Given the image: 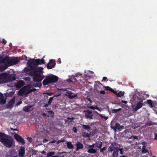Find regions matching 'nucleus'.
I'll return each mask as SVG.
<instances>
[{"mask_svg": "<svg viewBox=\"0 0 157 157\" xmlns=\"http://www.w3.org/2000/svg\"><path fill=\"white\" fill-rule=\"evenodd\" d=\"M0 141L8 148L14 146L15 142L13 138L4 133H0Z\"/></svg>", "mask_w": 157, "mask_h": 157, "instance_id": "nucleus-1", "label": "nucleus"}, {"mask_svg": "<svg viewBox=\"0 0 157 157\" xmlns=\"http://www.w3.org/2000/svg\"><path fill=\"white\" fill-rule=\"evenodd\" d=\"M45 78L43 81L42 84L43 85L45 86L49 84H53L57 82L59 78L51 74L50 75L45 76Z\"/></svg>", "mask_w": 157, "mask_h": 157, "instance_id": "nucleus-2", "label": "nucleus"}, {"mask_svg": "<svg viewBox=\"0 0 157 157\" xmlns=\"http://www.w3.org/2000/svg\"><path fill=\"white\" fill-rule=\"evenodd\" d=\"M44 56L41 59H30L28 61L27 64L30 67H32L33 65L37 66L39 65L44 64L45 63L44 59Z\"/></svg>", "mask_w": 157, "mask_h": 157, "instance_id": "nucleus-3", "label": "nucleus"}, {"mask_svg": "<svg viewBox=\"0 0 157 157\" xmlns=\"http://www.w3.org/2000/svg\"><path fill=\"white\" fill-rule=\"evenodd\" d=\"M45 77L43 75L36 74L34 77H33V81L36 83H41Z\"/></svg>", "mask_w": 157, "mask_h": 157, "instance_id": "nucleus-4", "label": "nucleus"}, {"mask_svg": "<svg viewBox=\"0 0 157 157\" xmlns=\"http://www.w3.org/2000/svg\"><path fill=\"white\" fill-rule=\"evenodd\" d=\"M29 94V90L27 88L24 86L21 88L18 91V95L21 96H24L25 95H28Z\"/></svg>", "mask_w": 157, "mask_h": 157, "instance_id": "nucleus-5", "label": "nucleus"}, {"mask_svg": "<svg viewBox=\"0 0 157 157\" xmlns=\"http://www.w3.org/2000/svg\"><path fill=\"white\" fill-rule=\"evenodd\" d=\"M19 61V60L17 57H13L11 58L10 57L8 64L10 66H13L17 64Z\"/></svg>", "mask_w": 157, "mask_h": 157, "instance_id": "nucleus-6", "label": "nucleus"}, {"mask_svg": "<svg viewBox=\"0 0 157 157\" xmlns=\"http://www.w3.org/2000/svg\"><path fill=\"white\" fill-rule=\"evenodd\" d=\"M14 136V139L17 141L21 143L22 145H24L25 144V141L24 139L18 134L15 133Z\"/></svg>", "mask_w": 157, "mask_h": 157, "instance_id": "nucleus-7", "label": "nucleus"}, {"mask_svg": "<svg viewBox=\"0 0 157 157\" xmlns=\"http://www.w3.org/2000/svg\"><path fill=\"white\" fill-rule=\"evenodd\" d=\"M56 64V61L54 59H51L47 65V67L48 69H50L55 67Z\"/></svg>", "mask_w": 157, "mask_h": 157, "instance_id": "nucleus-8", "label": "nucleus"}, {"mask_svg": "<svg viewBox=\"0 0 157 157\" xmlns=\"http://www.w3.org/2000/svg\"><path fill=\"white\" fill-rule=\"evenodd\" d=\"M25 84V82L24 81L21 80L14 84L17 89L18 90L19 89L22 87Z\"/></svg>", "mask_w": 157, "mask_h": 157, "instance_id": "nucleus-9", "label": "nucleus"}, {"mask_svg": "<svg viewBox=\"0 0 157 157\" xmlns=\"http://www.w3.org/2000/svg\"><path fill=\"white\" fill-rule=\"evenodd\" d=\"M10 58V57L8 55H6L3 58L0 57V63H8Z\"/></svg>", "mask_w": 157, "mask_h": 157, "instance_id": "nucleus-10", "label": "nucleus"}, {"mask_svg": "<svg viewBox=\"0 0 157 157\" xmlns=\"http://www.w3.org/2000/svg\"><path fill=\"white\" fill-rule=\"evenodd\" d=\"M25 149L24 147L21 146L18 151V156L19 157H23L25 155Z\"/></svg>", "mask_w": 157, "mask_h": 157, "instance_id": "nucleus-11", "label": "nucleus"}, {"mask_svg": "<svg viewBox=\"0 0 157 157\" xmlns=\"http://www.w3.org/2000/svg\"><path fill=\"white\" fill-rule=\"evenodd\" d=\"M93 114L92 112L89 111H85V116L87 119H93Z\"/></svg>", "mask_w": 157, "mask_h": 157, "instance_id": "nucleus-12", "label": "nucleus"}, {"mask_svg": "<svg viewBox=\"0 0 157 157\" xmlns=\"http://www.w3.org/2000/svg\"><path fill=\"white\" fill-rule=\"evenodd\" d=\"M122 127L123 126H121L118 123H116L114 126L111 127V128L113 129L115 132H116L117 129L119 130L120 129L122 128Z\"/></svg>", "mask_w": 157, "mask_h": 157, "instance_id": "nucleus-13", "label": "nucleus"}, {"mask_svg": "<svg viewBox=\"0 0 157 157\" xmlns=\"http://www.w3.org/2000/svg\"><path fill=\"white\" fill-rule=\"evenodd\" d=\"M10 155L12 157H16L17 156V153L14 149H12L10 150Z\"/></svg>", "mask_w": 157, "mask_h": 157, "instance_id": "nucleus-14", "label": "nucleus"}, {"mask_svg": "<svg viewBox=\"0 0 157 157\" xmlns=\"http://www.w3.org/2000/svg\"><path fill=\"white\" fill-rule=\"evenodd\" d=\"M43 68L42 67H38L36 69L35 71L36 72V74H40L43 75L44 72L43 71Z\"/></svg>", "mask_w": 157, "mask_h": 157, "instance_id": "nucleus-15", "label": "nucleus"}, {"mask_svg": "<svg viewBox=\"0 0 157 157\" xmlns=\"http://www.w3.org/2000/svg\"><path fill=\"white\" fill-rule=\"evenodd\" d=\"M81 127H82V129L87 130L88 132H89L91 129V127L88 125L81 124Z\"/></svg>", "mask_w": 157, "mask_h": 157, "instance_id": "nucleus-16", "label": "nucleus"}, {"mask_svg": "<svg viewBox=\"0 0 157 157\" xmlns=\"http://www.w3.org/2000/svg\"><path fill=\"white\" fill-rule=\"evenodd\" d=\"M33 106L29 105L27 106H25L23 109V110L26 112L31 111L33 110V108H32Z\"/></svg>", "mask_w": 157, "mask_h": 157, "instance_id": "nucleus-17", "label": "nucleus"}, {"mask_svg": "<svg viewBox=\"0 0 157 157\" xmlns=\"http://www.w3.org/2000/svg\"><path fill=\"white\" fill-rule=\"evenodd\" d=\"M111 144L112 145V146L113 147H115V149H117V147H119V148H121V147H122L121 146V145L118 144L115 142H113L111 143Z\"/></svg>", "mask_w": 157, "mask_h": 157, "instance_id": "nucleus-18", "label": "nucleus"}, {"mask_svg": "<svg viewBox=\"0 0 157 157\" xmlns=\"http://www.w3.org/2000/svg\"><path fill=\"white\" fill-rule=\"evenodd\" d=\"M47 112V117H51L52 118H53L54 117L55 113L53 111L50 110H48Z\"/></svg>", "mask_w": 157, "mask_h": 157, "instance_id": "nucleus-19", "label": "nucleus"}, {"mask_svg": "<svg viewBox=\"0 0 157 157\" xmlns=\"http://www.w3.org/2000/svg\"><path fill=\"white\" fill-rule=\"evenodd\" d=\"M5 78L4 73L0 75V83H3L5 82Z\"/></svg>", "mask_w": 157, "mask_h": 157, "instance_id": "nucleus-20", "label": "nucleus"}, {"mask_svg": "<svg viewBox=\"0 0 157 157\" xmlns=\"http://www.w3.org/2000/svg\"><path fill=\"white\" fill-rule=\"evenodd\" d=\"M118 151L117 149H115L114 150L112 154V157H118Z\"/></svg>", "mask_w": 157, "mask_h": 157, "instance_id": "nucleus-21", "label": "nucleus"}, {"mask_svg": "<svg viewBox=\"0 0 157 157\" xmlns=\"http://www.w3.org/2000/svg\"><path fill=\"white\" fill-rule=\"evenodd\" d=\"M105 88V90H109L110 92H111L114 93H117V91H114L112 88L110 87L109 86H103Z\"/></svg>", "mask_w": 157, "mask_h": 157, "instance_id": "nucleus-22", "label": "nucleus"}, {"mask_svg": "<svg viewBox=\"0 0 157 157\" xmlns=\"http://www.w3.org/2000/svg\"><path fill=\"white\" fill-rule=\"evenodd\" d=\"M95 146L99 148H101L102 147V142L101 141H97L95 143Z\"/></svg>", "mask_w": 157, "mask_h": 157, "instance_id": "nucleus-23", "label": "nucleus"}, {"mask_svg": "<svg viewBox=\"0 0 157 157\" xmlns=\"http://www.w3.org/2000/svg\"><path fill=\"white\" fill-rule=\"evenodd\" d=\"M15 100L14 98L11 100L8 103V106L10 107H11L14 104Z\"/></svg>", "mask_w": 157, "mask_h": 157, "instance_id": "nucleus-24", "label": "nucleus"}, {"mask_svg": "<svg viewBox=\"0 0 157 157\" xmlns=\"http://www.w3.org/2000/svg\"><path fill=\"white\" fill-rule=\"evenodd\" d=\"M124 92H122L121 91H120L118 93H115L116 95L118 97H121L122 96H123L124 95Z\"/></svg>", "mask_w": 157, "mask_h": 157, "instance_id": "nucleus-25", "label": "nucleus"}, {"mask_svg": "<svg viewBox=\"0 0 157 157\" xmlns=\"http://www.w3.org/2000/svg\"><path fill=\"white\" fill-rule=\"evenodd\" d=\"M87 151L88 153L90 154H94L96 152V151L93 148L89 149Z\"/></svg>", "mask_w": 157, "mask_h": 157, "instance_id": "nucleus-26", "label": "nucleus"}, {"mask_svg": "<svg viewBox=\"0 0 157 157\" xmlns=\"http://www.w3.org/2000/svg\"><path fill=\"white\" fill-rule=\"evenodd\" d=\"M156 124L155 123L153 122L152 121H149L148 122H146L145 124V125L146 126H150Z\"/></svg>", "mask_w": 157, "mask_h": 157, "instance_id": "nucleus-27", "label": "nucleus"}, {"mask_svg": "<svg viewBox=\"0 0 157 157\" xmlns=\"http://www.w3.org/2000/svg\"><path fill=\"white\" fill-rule=\"evenodd\" d=\"M115 147H113L112 146V145L111 144L110 146L108 148V152H111L113 151L114 150H115Z\"/></svg>", "mask_w": 157, "mask_h": 157, "instance_id": "nucleus-28", "label": "nucleus"}, {"mask_svg": "<svg viewBox=\"0 0 157 157\" xmlns=\"http://www.w3.org/2000/svg\"><path fill=\"white\" fill-rule=\"evenodd\" d=\"M74 119V118L72 117L71 118L68 117L67 118V120L65 121V122L66 123L69 124Z\"/></svg>", "mask_w": 157, "mask_h": 157, "instance_id": "nucleus-29", "label": "nucleus"}, {"mask_svg": "<svg viewBox=\"0 0 157 157\" xmlns=\"http://www.w3.org/2000/svg\"><path fill=\"white\" fill-rule=\"evenodd\" d=\"M67 146L69 149H72L74 147L73 146L70 142H68L67 143Z\"/></svg>", "mask_w": 157, "mask_h": 157, "instance_id": "nucleus-30", "label": "nucleus"}, {"mask_svg": "<svg viewBox=\"0 0 157 157\" xmlns=\"http://www.w3.org/2000/svg\"><path fill=\"white\" fill-rule=\"evenodd\" d=\"M147 103L149 105L150 107L152 108L153 107V105L152 101L151 100H147Z\"/></svg>", "mask_w": 157, "mask_h": 157, "instance_id": "nucleus-31", "label": "nucleus"}, {"mask_svg": "<svg viewBox=\"0 0 157 157\" xmlns=\"http://www.w3.org/2000/svg\"><path fill=\"white\" fill-rule=\"evenodd\" d=\"M148 152L146 148V146L144 145L142 147V153L143 154L145 153Z\"/></svg>", "mask_w": 157, "mask_h": 157, "instance_id": "nucleus-32", "label": "nucleus"}, {"mask_svg": "<svg viewBox=\"0 0 157 157\" xmlns=\"http://www.w3.org/2000/svg\"><path fill=\"white\" fill-rule=\"evenodd\" d=\"M36 74V72L35 71H32L29 72V75L30 76H32L34 77L35 75Z\"/></svg>", "mask_w": 157, "mask_h": 157, "instance_id": "nucleus-33", "label": "nucleus"}, {"mask_svg": "<svg viewBox=\"0 0 157 157\" xmlns=\"http://www.w3.org/2000/svg\"><path fill=\"white\" fill-rule=\"evenodd\" d=\"M98 131V130L96 129H94L90 133V136H93Z\"/></svg>", "mask_w": 157, "mask_h": 157, "instance_id": "nucleus-34", "label": "nucleus"}, {"mask_svg": "<svg viewBox=\"0 0 157 157\" xmlns=\"http://www.w3.org/2000/svg\"><path fill=\"white\" fill-rule=\"evenodd\" d=\"M82 135L83 137H89L90 136V134H89L88 133L85 132L82 133Z\"/></svg>", "mask_w": 157, "mask_h": 157, "instance_id": "nucleus-35", "label": "nucleus"}, {"mask_svg": "<svg viewBox=\"0 0 157 157\" xmlns=\"http://www.w3.org/2000/svg\"><path fill=\"white\" fill-rule=\"evenodd\" d=\"M55 153L53 152H49L47 154V157H53V156L54 155Z\"/></svg>", "mask_w": 157, "mask_h": 157, "instance_id": "nucleus-36", "label": "nucleus"}, {"mask_svg": "<svg viewBox=\"0 0 157 157\" xmlns=\"http://www.w3.org/2000/svg\"><path fill=\"white\" fill-rule=\"evenodd\" d=\"M121 108H119L118 109H113L112 110V113H116L119 111H121Z\"/></svg>", "mask_w": 157, "mask_h": 157, "instance_id": "nucleus-37", "label": "nucleus"}, {"mask_svg": "<svg viewBox=\"0 0 157 157\" xmlns=\"http://www.w3.org/2000/svg\"><path fill=\"white\" fill-rule=\"evenodd\" d=\"M42 86V84L41 83H35V84H34L33 85V87H40L41 86Z\"/></svg>", "mask_w": 157, "mask_h": 157, "instance_id": "nucleus-38", "label": "nucleus"}, {"mask_svg": "<svg viewBox=\"0 0 157 157\" xmlns=\"http://www.w3.org/2000/svg\"><path fill=\"white\" fill-rule=\"evenodd\" d=\"M143 103L141 102H138L136 105V106L138 107V109H140L143 106Z\"/></svg>", "mask_w": 157, "mask_h": 157, "instance_id": "nucleus-39", "label": "nucleus"}, {"mask_svg": "<svg viewBox=\"0 0 157 157\" xmlns=\"http://www.w3.org/2000/svg\"><path fill=\"white\" fill-rule=\"evenodd\" d=\"M30 67V68L25 67L24 69V71L25 72H28L29 71H31L32 69V67Z\"/></svg>", "mask_w": 157, "mask_h": 157, "instance_id": "nucleus-40", "label": "nucleus"}, {"mask_svg": "<svg viewBox=\"0 0 157 157\" xmlns=\"http://www.w3.org/2000/svg\"><path fill=\"white\" fill-rule=\"evenodd\" d=\"M9 64H7V63H6L4 65L2 66V67L4 70L6 69L8 67L10 66Z\"/></svg>", "mask_w": 157, "mask_h": 157, "instance_id": "nucleus-41", "label": "nucleus"}, {"mask_svg": "<svg viewBox=\"0 0 157 157\" xmlns=\"http://www.w3.org/2000/svg\"><path fill=\"white\" fill-rule=\"evenodd\" d=\"M56 96H54L53 97H51L49 98V100L48 102L49 105H51V103L52 102V100H53L54 97H56Z\"/></svg>", "mask_w": 157, "mask_h": 157, "instance_id": "nucleus-42", "label": "nucleus"}, {"mask_svg": "<svg viewBox=\"0 0 157 157\" xmlns=\"http://www.w3.org/2000/svg\"><path fill=\"white\" fill-rule=\"evenodd\" d=\"M117 149L118 150V151H120V153L122 155L124 153V152L123 151V149L122 148H119V147H117Z\"/></svg>", "mask_w": 157, "mask_h": 157, "instance_id": "nucleus-43", "label": "nucleus"}, {"mask_svg": "<svg viewBox=\"0 0 157 157\" xmlns=\"http://www.w3.org/2000/svg\"><path fill=\"white\" fill-rule=\"evenodd\" d=\"M6 102V100L4 99H2L0 100V103L1 104H4Z\"/></svg>", "mask_w": 157, "mask_h": 157, "instance_id": "nucleus-44", "label": "nucleus"}, {"mask_svg": "<svg viewBox=\"0 0 157 157\" xmlns=\"http://www.w3.org/2000/svg\"><path fill=\"white\" fill-rule=\"evenodd\" d=\"M29 90V93H31L32 92H35L36 90V89L34 88H32L31 89H30Z\"/></svg>", "mask_w": 157, "mask_h": 157, "instance_id": "nucleus-45", "label": "nucleus"}, {"mask_svg": "<svg viewBox=\"0 0 157 157\" xmlns=\"http://www.w3.org/2000/svg\"><path fill=\"white\" fill-rule=\"evenodd\" d=\"M27 139L31 143L33 142V140L31 137H28L27 138Z\"/></svg>", "mask_w": 157, "mask_h": 157, "instance_id": "nucleus-46", "label": "nucleus"}, {"mask_svg": "<svg viewBox=\"0 0 157 157\" xmlns=\"http://www.w3.org/2000/svg\"><path fill=\"white\" fill-rule=\"evenodd\" d=\"M106 147H103V148L100 149V151L102 153L106 149Z\"/></svg>", "mask_w": 157, "mask_h": 157, "instance_id": "nucleus-47", "label": "nucleus"}, {"mask_svg": "<svg viewBox=\"0 0 157 157\" xmlns=\"http://www.w3.org/2000/svg\"><path fill=\"white\" fill-rule=\"evenodd\" d=\"M95 145V144H92L91 145H89L88 146V147L93 148L94 147Z\"/></svg>", "mask_w": 157, "mask_h": 157, "instance_id": "nucleus-48", "label": "nucleus"}, {"mask_svg": "<svg viewBox=\"0 0 157 157\" xmlns=\"http://www.w3.org/2000/svg\"><path fill=\"white\" fill-rule=\"evenodd\" d=\"M2 44L5 45L6 43L7 42V41L6 40L4 39H2Z\"/></svg>", "mask_w": 157, "mask_h": 157, "instance_id": "nucleus-49", "label": "nucleus"}, {"mask_svg": "<svg viewBox=\"0 0 157 157\" xmlns=\"http://www.w3.org/2000/svg\"><path fill=\"white\" fill-rule=\"evenodd\" d=\"M73 131L74 132H77V129L76 128V127H74L73 128Z\"/></svg>", "mask_w": 157, "mask_h": 157, "instance_id": "nucleus-50", "label": "nucleus"}, {"mask_svg": "<svg viewBox=\"0 0 157 157\" xmlns=\"http://www.w3.org/2000/svg\"><path fill=\"white\" fill-rule=\"evenodd\" d=\"M83 147V145L82 144H81L79 142V149H82Z\"/></svg>", "mask_w": 157, "mask_h": 157, "instance_id": "nucleus-51", "label": "nucleus"}, {"mask_svg": "<svg viewBox=\"0 0 157 157\" xmlns=\"http://www.w3.org/2000/svg\"><path fill=\"white\" fill-rule=\"evenodd\" d=\"M100 93L101 94H105V92L104 90H101L100 91Z\"/></svg>", "mask_w": 157, "mask_h": 157, "instance_id": "nucleus-52", "label": "nucleus"}, {"mask_svg": "<svg viewBox=\"0 0 157 157\" xmlns=\"http://www.w3.org/2000/svg\"><path fill=\"white\" fill-rule=\"evenodd\" d=\"M83 77L81 76L83 78H84L85 79L87 78L88 77H89L88 75H83Z\"/></svg>", "mask_w": 157, "mask_h": 157, "instance_id": "nucleus-53", "label": "nucleus"}, {"mask_svg": "<svg viewBox=\"0 0 157 157\" xmlns=\"http://www.w3.org/2000/svg\"><path fill=\"white\" fill-rule=\"evenodd\" d=\"M11 79H10V80L12 81H14V80H15V79H16V78L14 76H11Z\"/></svg>", "mask_w": 157, "mask_h": 157, "instance_id": "nucleus-54", "label": "nucleus"}, {"mask_svg": "<svg viewBox=\"0 0 157 157\" xmlns=\"http://www.w3.org/2000/svg\"><path fill=\"white\" fill-rule=\"evenodd\" d=\"M61 142H64L65 141V139L64 138H61L60 140H59Z\"/></svg>", "mask_w": 157, "mask_h": 157, "instance_id": "nucleus-55", "label": "nucleus"}, {"mask_svg": "<svg viewBox=\"0 0 157 157\" xmlns=\"http://www.w3.org/2000/svg\"><path fill=\"white\" fill-rule=\"evenodd\" d=\"M49 105L48 103V104H45L43 106V107L47 108L48 107L49 105Z\"/></svg>", "mask_w": 157, "mask_h": 157, "instance_id": "nucleus-56", "label": "nucleus"}, {"mask_svg": "<svg viewBox=\"0 0 157 157\" xmlns=\"http://www.w3.org/2000/svg\"><path fill=\"white\" fill-rule=\"evenodd\" d=\"M92 109H96L98 110H99V108L97 106H96L94 107V108H92Z\"/></svg>", "mask_w": 157, "mask_h": 157, "instance_id": "nucleus-57", "label": "nucleus"}, {"mask_svg": "<svg viewBox=\"0 0 157 157\" xmlns=\"http://www.w3.org/2000/svg\"><path fill=\"white\" fill-rule=\"evenodd\" d=\"M76 144L77 147L76 151H78V142H77Z\"/></svg>", "mask_w": 157, "mask_h": 157, "instance_id": "nucleus-58", "label": "nucleus"}, {"mask_svg": "<svg viewBox=\"0 0 157 157\" xmlns=\"http://www.w3.org/2000/svg\"><path fill=\"white\" fill-rule=\"evenodd\" d=\"M132 137L134 139H136V140H138V137L137 136H132Z\"/></svg>", "mask_w": 157, "mask_h": 157, "instance_id": "nucleus-59", "label": "nucleus"}, {"mask_svg": "<svg viewBox=\"0 0 157 157\" xmlns=\"http://www.w3.org/2000/svg\"><path fill=\"white\" fill-rule=\"evenodd\" d=\"M86 99L87 100H88L90 102V103H92V101L91 100V99H90V98H88L87 97L86 98Z\"/></svg>", "mask_w": 157, "mask_h": 157, "instance_id": "nucleus-60", "label": "nucleus"}, {"mask_svg": "<svg viewBox=\"0 0 157 157\" xmlns=\"http://www.w3.org/2000/svg\"><path fill=\"white\" fill-rule=\"evenodd\" d=\"M42 115L44 117H46V116H47V113H42Z\"/></svg>", "mask_w": 157, "mask_h": 157, "instance_id": "nucleus-61", "label": "nucleus"}, {"mask_svg": "<svg viewBox=\"0 0 157 157\" xmlns=\"http://www.w3.org/2000/svg\"><path fill=\"white\" fill-rule=\"evenodd\" d=\"M107 79V77H104L103 78V79H102V81H105Z\"/></svg>", "mask_w": 157, "mask_h": 157, "instance_id": "nucleus-62", "label": "nucleus"}, {"mask_svg": "<svg viewBox=\"0 0 157 157\" xmlns=\"http://www.w3.org/2000/svg\"><path fill=\"white\" fill-rule=\"evenodd\" d=\"M48 141V140L47 139H43V143H46V142H47Z\"/></svg>", "mask_w": 157, "mask_h": 157, "instance_id": "nucleus-63", "label": "nucleus"}, {"mask_svg": "<svg viewBox=\"0 0 157 157\" xmlns=\"http://www.w3.org/2000/svg\"><path fill=\"white\" fill-rule=\"evenodd\" d=\"M155 139L157 140V134L156 133H155Z\"/></svg>", "mask_w": 157, "mask_h": 157, "instance_id": "nucleus-64", "label": "nucleus"}]
</instances>
